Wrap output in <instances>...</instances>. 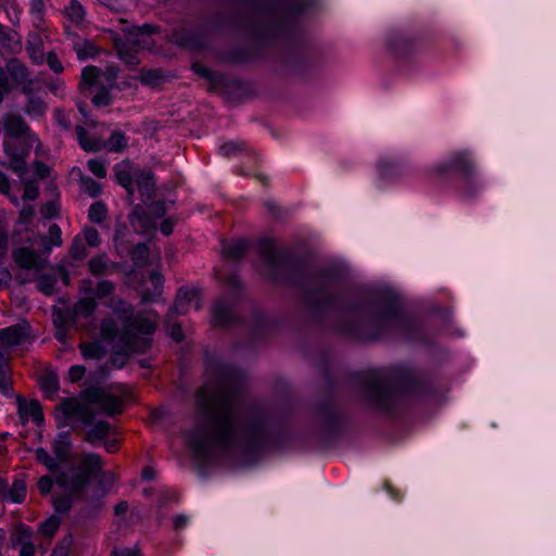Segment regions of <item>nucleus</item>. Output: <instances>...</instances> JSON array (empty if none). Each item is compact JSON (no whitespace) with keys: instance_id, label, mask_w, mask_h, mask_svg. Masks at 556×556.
<instances>
[{"instance_id":"1","label":"nucleus","mask_w":556,"mask_h":556,"mask_svg":"<svg viewBox=\"0 0 556 556\" xmlns=\"http://www.w3.org/2000/svg\"><path fill=\"white\" fill-rule=\"evenodd\" d=\"M197 407L201 419L186 433L195 456H204L213 446L256 443L265 433L263 419H242L238 392L224 378L210 380L199 390Z\"/></svg>"},{"instance_id":"2","label":"nucleus","mask_w":556,"mask_h":556,"mask_svg":"<svg viewBox=\"0 0 556 556\" xmlns=\"http://www.w3.org/2000/svg\"><path fill=\"white\" fill-rule=\"evenodd\" d=\"M115 283L102 279L93 285L91 279H84L79 285L80 299L73 307L75 317H90L96 312L98 303L108 299L105 306L117 317L106 316L99 326L102 341L114 343L115 356L113 365L122 367L131 353H144L151 346V334L159 324L155 312L134 315V307L118 295H113Z\"/></svg>"},{"instance_id":"3","label":"nucleus","mask_w":556,"mask_h":556,"mask_svg":"<svg viewBox=\"0 0 556 556\" xmlns=\"http://www.w3.org/2000/svg\"><path fill=\"white\" fill-rule=\"evenodd\" d=\"M56 410L62 415L63 422L76 420L85 426H89L85 434V441L92 445L104 442L114 433L112 425L108 421L101 420L92 425L94 419L93 410L75 397L63 399Z\"/></svg>"},{"instance_id":"4","label":"nucleus","mask_w":556,"mask_h":556,"mask_svg":"<svg viewBox=\"0 0 556 556\" xmlns=\"http://www.w3.org/2000/svg\"><path fill=\"white\" fill-rule=\"evenodd\" d=\"M102 465L103 460L98 454H85L79 466L56 472L55 483L72 494L79 493L87 485L90 476L97 473Z\"/></svg>"},{"instance_id":"5","label":"nucleus","mask_w":556,"mask_h":556,"mask_svg":"<svg viewBox=\"0 0 556 556\" xmlns=\"http://www.w3.org/2000/svg\"><path fill=\"white\" fill-rule=\"evenodd\" d=\"M366 394L372 405L387 408L394 397V390L386 370H375L367 377Z\"/></svg>"},{"instance_id":"6","label":"nucleus","mask_w":556,"mask_h":556,"mask_svg":"<svg viewBox=\"0 0 556 556\" xmlns=\"http://www.w3.org/2000/svg\"><path fill=\"white\" fill-rule=\"evenodd\" d=\"M434 172L440 176L456 173L464 179H470L476 174V166L468 151H458L453 152L445 160L438 163Z\"/></svg>"},{"instance_id":"7","label":"nucleus","mask_w":556,"mask_h":556,"mask_svg":"<svg viewBox=\"0 0 556 556\" xmlns=\"http://www.w3.org/2000/svg\"><path fill=\"white\" fill-rule=\"evenodd\" d=\"M30 338V326L26 321L0 329V355L8 357L11 349L25 343Z\"/></svg>"},{"instance_id":"8","label":"nucleus","mask_w":556,"mask_h":556,"mask_svg":"<svg viewBox=\"0 0 556 556\" xmlns=\"http://www.w3.org/2000/svg\"><path fill=\"white\" fill-rule=\"evenodd\" d=\"M84 396L88 403L97 405L108 415L121 413L123 409L122 400L114 394L108 393L101 388L87 389L84 391Z\"/></svg>"},{"instance_id":"9","label":"nucleus","mask_w":556,"mask_h":556,"mask_svg":"<svg viewBox=\"0 0 556 556\" xmlns=\"http://www.w3.org/2000/svg\"><path fill=\"white\" fill-rule=\"evenodd\" d=\"M17 413L23 425L33 420L40 425L43 421V414L38 401L31 400L27 402L21 395H16Z\"/></svg>"},{"instance_id":"10","label":"nucleus","mask_w":556,"mask_h":556,"mask_svg":"<svg viewBox=\"0 0 556 556\" xmlns=\"http://www.w3.org/2000/svg\"><path fill=\"white\" fill-rule=\"evenodd\" d=\"M191 306L197 311L200 309L199 292L195 289H180L173 306L174 313L184 315Z\"/></svg>"},{"instance_id":"11","label":"nucleus","mask_w":556,"mask_h":556,"mask_svg":"<svg viewBox=\"0 0 556 556\" xmlns=\"http://www.w3.org/2000/svg\"><path fill=\"white\" fill-rule=\"evenodd\" d=\"M115 248L119 256L130 254L136 266H143L149 260V248L143 243H139L130 249L122 239L116 238Z\"/></svg>"},{"instance_id":"12","label":"nucleus","mask_w":556,"mask_h":556,"mask_svg":"<svg viewBox=\"0 0 556 556\" xmlns=\"http://www.w3.org/2000/svg\"><path fill=\"white\" fill-rule=\"evenodd\" d=\"M153 29L154 28L149 24H144L141 27H134L127 36V43L135 48L136 51L150 49L153 46L151 38Z\"/></svg>"},{"instance_id":"13","label":"nucleus","mask_w":556,"mask_h":556,"mask_svg":"<svg viewBox=\"0 0 556 556\" xmlns=\"http://www.w3.org/2000/svg\"><path fill=\"white\" fill-rule=\"evenodd\" d=\"M16 264L26 269H40L45 265V261L40 255L30 248H18L13 252Z\"/></svg>"},{"instance_id":"14","label":"nucleus","mask_w":556,"mask_h":556,"mask_svg":"<svg viewBox=\"0 0 556 556\" xmlns=\"http://www.w3.org/2000/svg\"><path fill=\"white\" fill-rule=\"evenodd\" d=\"M62 243V231L56 224L50 225L48 237L38 236L31 241V245L41 249L45 254H49L53 247H61Z\"/></svg>"},{"instance_id":"15","label":"nucleus","mask_w":556,"mask_h":556,"mask_svg":"<svg viewBox=\"0 0 556 556\" xmlns=\"http://www.w3.org/2000/svg\"><path fill=\"white\" fill-rule=\"evenodd\" d=\"M26 52L36 65L45 62L43 40L39 33H29L26 40Z\"/></svg>"},{"instance_id":"16","label":"nucleus","mask_w":556,"mask_h":556,"mask_svg":"<svg viewBox=\"0 0 556 556\" xmlns=\"http://www.w3.org/2000/svg\"><path fill=\"white\" fill-rule=\"evenodd\" d=\"M88 268L94 276H106L116 270L117 264L111 261L106 254L102 253L89 260Z\"/></svg>"},{"instance_id":"17","label":"nucleus","mask_w":556,"mask_h":556,"mask_svg":"<svg viewBox=\"0 0 556 556\" xmlns=\"http://www.w3.org/2000/svg\"><path fill=\"white\" fill-rule=\"evenodd\" d=\"M3 151L10 160V167L14 172L23 174L25 170L24 151L15 147L11 140L3 141Z\"/></svg>"},{"instance_id":"18","label":"nucleus","mask_w":556,"mask_h":556,"mask_svg":"<svg viewBox=\"0 0 556 556\" xmlns=\"http://www.w3.org/2000/svg\"><path fill=\"white\" fill-rule=\"evenodd\" d=\"M72 441L68 431L59 433L52 442V452L64 464L71 454Z\"/></svg>"},{"instance_id":"19","label":"nucleus","mask_w":556,"mask_h":556,"mask_svg":"<svg viewBox=\"0 0 556 556\" xmlns=\"http://www.w3.org/2000/svg\"><path fill=\"white\" fill-rule=\"evenodd\" d=\"M34 541V532L30 527L20 523L14 527L10 534L9 545L12 548H21Z\"/></svg>"},{"instance_id":"20","label":"nucleus","mask_w":556,"mask_h":556,"mask_svg":"<svg viewBox=\"0 0 556 556\" xmlns=\"http://www.w3.org/2000/svg\"><path fill=\"white\" fill-rule=\"evenodd\" d=\"M3 125L7 136L11 138H20L29 132V128L23 118L16 115H8L3 121Z\"/></svg>"},{"instance_id":"21","label":"nucleus","mask_w":556,"mask_h":556,"mask_svg":"<svg viewBox=\"0 0 556 556\" xmlns=\"http://www.w3.org/2000/svg\"><path fill=\"white\" fill-rule=\"evenodd\" d=\"M114 174L117 182L131 195L135 192L131 167L127 162L117 163L114 166Z\"/></svg>"},{"instance_id":"22","label":"nucleus","mask_w":556,"mask_h":556,"mask_svg":"<svg viewBox=\"0 0 556 556\" xmlns=\"http://www.w3.org/2000/svg\"><path fill=\"white\" fill-rule=\"evenodd\" d=\"M233 317L232 307L224 301H218L212 309V320L215 326H225L231 323Z\"/></svg>"},{"instance_id":"23","label":"nucleus","mask_w":556,"mask_h":556,"mask_svg":"<svg viewBox=\"0 0 556 556\" xmlns=\"http://www.w3.org/2000/svg\"><path fill=\"white\" fill-rule=\"evenodd\" d=\"M248 250V242L245 240H236L223 244L222 254L226 261L240 260Z\"/></svg>"},{"instance_id":"24","label":"nucleus","mask_w":556,"mask_h":556,"mask_svg":"<svg viewBox=\"0 0 556 556\" xmlns=\"http://www.w3.org/2000/svg\"><path fill=\"white\" fill-rule=\"evenodd\" d=\"M79 350L85 359H100L106 354L105 346L98 340L79 344Z\"/></svg>"},{"instance_id":"25","label":"nucleus","mask_w":556,"mask_h":556,"mask_svg":"<svg viewBox=\"0 0 556 556\" xmlns=\"http://www.w3.org/2000/svg\"><path fill=\"white\" fill-rule=\"evenodd\" d=\"M136 185L142 197L150 199L154 192V176L150 172H141L136 177Z\"/></svg>"},{"instance_id":"26","label":"nucleus","mask_w":556,"mask_h":556,"mask_svg":"<svg viewBox=\"0 0 556 556\" xmlns=\"http://www.w3.org/2000/svg\"><path fill=\"white\" fill-rule=\"evenodd\" d=\"M26 496V483L21 478H15L7 493L5 502L22 503Z\"/></svg>"},{"instance_id":"27","label":"nucleus","mask_w":556,"mask_h":556,"mask_svg":"<svg viewBox=\"0 0 556 556\" xmlns=\"http://www.w3.org/2000/svg\"><path fill=\"white\" fill-rule=\"evenodd\" d=\"M128 146V139L122 131H113L103 148L110 152H121Z\"/></svg>"},{"instance_id":"28","label":"nucleus","mask_w":556,"mask_h":556,"mask_svg":"<svg viewBox=\"0 0 556 556\" xmlns=\"http://www.w3.org/2000/svg\"><path fill=\"white\" fill-rule=\"evenodd\" d=\"M35 455L36 459L51 472H56L62 465L61 460H59L55 455H50V453L43 447L36 448Z\"/></svg>"},{"instance_id":"29","label":"nucleus","mask_w":556,"mask_h":556,"mask_svg":"<svg viewBox=\"0 0 556 556\" xmlns=\"http://www.w3.org/2000/svg\"><path fill=\"white\" fill-rule=\"evenodd\" d=\"M8 73L16 84H22L28 80V68L17 60H13L8 65Z\"/></svg>"},{"instance_id":"30","label":"nucleus","mask_w":556,"mask_h":556,"mask_svg":"<svg viewBox=\"0 0 556 556\" xmlns=\"http://www.w3.org/2000/svg\"><path fill=\"white\" fill-rule=\"evenodd\" d=\"M100 71L96 66H86L81 72L79 87L81 89H88L98 84Z\"/></svg>"},{"instance_id":"31","label":"nucleus","mask_w":556,"mask_h":556,"mask_svg":"<svg viewBox=\"0 0 556 556\" xmlns=\"http://www.w3.org/2000/svg\"><path fill=\"white\" fill-rule=\"evenodd\" d=\"M150 282L153 287V293L144 292L142 294V301L143 302H151L155 300V296L160 295L162 293L164 278L159 273H152L150 275Z\"/></svg>"},{"instance_id":"32","label":"nucleus","mask_w":556,"mask_h":556,"mask_svg":"<svg viewBox=\"0 0 556 556\" xmlns=\"http://www.w3.org/2000/svg\"><path fill=\"white\" fill-rule=\"evenodd\" d=\"M65 15L71 22L80 24L85 18V10L77 0H72L65 8Z\"/></svg>"},{"instance_id":"33","label":"nucleus","mask_w":556,"mask_h":556,"mask_svg":"<svg viewBox=\"0 0 556 556\" xmlns=\"http://www.w3.org/2000/svg\"><path fill=\"white\" fill-rule=\"evenodd\" d=\"M70 255L73 260H76V261H83L87 257L88 251L86 248V243L83 241V238L80 235H76L73 238L71 249H70Z\"/></svg>"},{"instance_id":"34","label":"nucleus","mask_w":556,"mask_h":556,"mask_svg":"<svg viewBox=\"0 0 556 556\" xmlns=\"http://www.w3.org/2000/svg\"><path fill=\"white\" fill-rule=\"evenodd\" d=\"M40 387L47 396H53L59 390V379L55 374H47L39 380Z\"/></svg>"},{"instance_id":"35","label":"nucleus","mask_w":556,"mask_h":556,"mask_svg":"<svg viewBox=\"0 0 556 556\" xmlns=\"http://www.w3.org/2000/svg\"><path fill=\"white\" fill-rule=\"evenodd\" d=\"M61 525V519L58 516H51L41 522L38 532L46 538H51L55 534Z\"/></svg>"},{"instance_id":"36","label":"nucleus","mask_w":556,"mask_h":556,"mask_svg":"<svg viewBox=\"0 0 556 556\" xmlns=\"http://www.w3.org/2000/svg\"><path fill=\"white\" fill-rule=\"evenodd\" d=\"M58 278L54 275H42L37 280V288L40 292L49 295L54 292Z\"/></svg>"},{"instance_id":"37","label":"nucleus","mask_w":556,"mask_h":556,"mask_svg":"<svg viewBox=\"0 0 556 556\" xmlns=\"http://www.w3.org/2000/svg\"><path fill=\"white\" fill-rule=\"evenodd\" d=\"M76 135L81 148L86 151H98L101 144L97 141H90L86 129L81 126L76 127Z\"/></svg>"},{"instance_id":"38","label":"nucleus","mask_w":556,"mask_h":556,"mask_svg":"<svg viewBox=\"0 0 556 556\" xmlns=\"http://www.w3.org/2000/svg\"><path fill=\"white\" fill-rule=\"evenodd\" d=\"M79 184L80 189L91 198L98 197L102 191L101 185L90 177H81Z\"/></svg>"},{"instance_id":"39","label":"nucleus","mask_w":556,"mask_h":556,"mask_svg":"<svg viewBox=\"0 0 556 556\" xmlns=\"http://www.w3.org/2000/svg\"><path fill=\"white\" fill-rule=\"evenodd\" d=\"M106 213L108 210L105 204L102 202H96L91 204L88 216L92 223H102L106 218Z\"/></svg>"},{"instance_id":"40","label":"nucleus","mask_w":556,"mask_h":556,"mask_svg":"<svg viewBox=\"0 0 556 556\" xmlns=\"http://www.w3.org/2000/svg\"><path fill=\"white\" fill-rule=\"evenodd\" d=\"M79 235L81 236L83 241L91 248H98L101 244L100 235L94 228L86 227Z\"/></svg>"},{"instance_id":"41","label":"nucleus","mask_w":556,"mask_h":556,"mask_svg":"<svg viewBox=\"0 0 556 556\" xmlns=\"http://www.w3.org/2000/svg\"><path fill=\"white\" fill-rule=\"evenodd\" d=\"M134 49L127 42L125 45L118 46V55L119 58L130 66H134L139 63L137 54L131 51Z\"/></svg>"},{"instance_id":"42","label":"nucleus","mask_w":556,"mask_h":556,"mask_svg":"<svg viewBox=\"0 0 556 556\" xmlns=\"http://www.w3.org/2000/svg\"><path fill=\"white\" fill-rule=\"evenodd\" d=\"M72 496L68 494L54 497L53 507L58 514H66L72 507Z\"/></svg>"},{"instance_id":"43","label":"nucleus","mask_w":556,"mask_h":556,"mask_svg":"<svg viewBox=\"0 0 556 556\" xmlns=\"http://www.w3.org/2000/svg\"><path fill=\"white\" fill-rule=\"evenodd\" d=\"M45 1L43 0H31V3H30V13L34 15L35 17V26L37 28L40 27V24L42 23L43 21V12H45Z\"/></svg>"},{"instance_id":"44","label":"nucleus","mask_w":556,"mask_h":556,"mask_svg":"<svg viewBox=\"0 0 556 556\" xmlns=\"http://www.w3.org/2000/svg\"><path fill=\"white\" fill-rule=\"evenodd\" d=\"M192 70L198 76L207 79L212 84H216L218 81L217 74L210 71L207 67L200 63H194L192 65Z\"/></svg>"},{"instance_id":"45","label":"nucleus","mask_w":556,"mask_h":556,"mask_svg":"<svg viewBox=\"0 0 556 556\" xmlns=\"http://www.w3.org/2000/svg\"><path fill=\"white\" fill-rule=\"evenodd\" d=\"M46 109V103L40 98L35 97H30L26 105V111L36 115L42 114Z\"/></svg>"},{"instance_id":"46","label":"nucleus","mask_w":556,"mask_h":556,"mask_svg":"<svg viewBox=\"0 0 556 556\" xmlns=\"http://www.w3.org/2000/svg\"><path fill=\"white\" fill-rule=\"evenodd\" d=\"M89 170L99 178L106 176V168L103 161L99 159H91L87 163Z\"/></svg>"},{"instance_id":"47","label":"nucleus","mask_w":556,"mask_h":556,"mask_svg":"<svg viewBox=\"0 0 556 556\" xmlns=\"http://www.w3.org/2000/svg\"><path fill=\"white\" fill-rule=\"evenodd\" d=\"M241 150H243V143L237 141H229L219 147V152L224 156L236 155Z\"/></svg>"},{"instance_id":"48","label":"nucleus","mask_w":556,"mask_h":556,"mask_svg":"<svg viewBox=\"0 0 556 556\" xmlns=\"http://www.w3.org/2000/svg\"><path fill=\"white\" fill-rule=\"evenodd\" d=\"M96 106H106L111 103L112 97L108 89L101 88L91 99Z\"/></svg>"},{"instance_id":"49","label":"nucleus","mask_w":556,"mask_h":556,"mask_svg":"<svg viewBox=\"0 0 556 556\" xmlns=\"http://www.w3.org/2000/svg\"><path fill=\"white\" fill-rule=\"evenodd\" d=\"M46 60L49 68L52 72H54L55 74H61L63 72V64L54 51H49L47 53Z\"/></svg>"},{"instance_id":"50","label":"nucleus","mask_w":556,"mask_h":556,"mask_svg":"<svg viewBox=\"0 0 556 556\" xmlns=\"http://www.w3.org/2000/svg\"><path fill=\"white\" fill-rule=\"evenodd\" d=\"M274 247H275V243L271 240H267V241L263 242L264 257H265L266 262L271 266L276 265V263L278 261L277 255L274 253Z\"/></svg>"},{"instance_id":"51","label":"nucleus","mask_w":556,"mask_h":556,"mask_svg":"<svg viewBox=\"0 0 556 556\" xmlns=\"http://www.w3.org/2000/svg\"><path fill=\"white\" fill-rule=\"evenodd\" d=\"M317 283L320 287V289L318 291V299L320 301H325V302L330 301V294H329L330 279L327 277H319V278H317Z\"/></svg>"},{"instance_id":"52","label":"nucleus","mask_w":556,"mask_h":556,"mask_svg":"<svg viewBox=\"0 0 556 556\" xmlns=\"http://www.w3.org/2000/svg\"><path fill=\"white\" fill-rule=\"evenodd\" d=\"M39 194V187L34 181H27L24 186V193L23 199L24 200H35Z\"/></svg>"},{"instance_id":"53","label":"nucleus","mask_w":556,"mask_h":556,"mask_svg":"<svg viewBox=\"0 0 556 556\" xmlns=\"http://www.w3.org/2000/svg\"><path fill=\"white\" fill-rule=\"evenodd\" d=\"M86 369L83 365H73L68 369V380L77 382L85 376Z\"/></svg>"},{"instance_id":"54","label":"nucleus","mask_w":556,"mask_h":556,"mask_svg":"<svg viewBox=\"0 0 556 556\" xmlns=\"http://www.w3.org/2000/svg\"><path fill=\"white\" fill-rule=\"evenodd\" d=\"M396 314H397V309H396V306L395 305H391L390 307H388L381 315L377 316L375 318V323H378V324H386L388 323L389 320L393 319L396 317Z\"/></svg>"},{"instance_id":"55","label":"nucleus","mask_w":556,"mask_h":556,"mask_svg":"<svg viewBox=\"0 0 556 556\" xmlns=\"http://www.w3.org/2000/svg\"><path fill=\"white\" fill-rule=\"evenodd\" d=\"M53 480L50 476H42L38 481V489L41 494H48L52 490Z\"/></svg>"},{"instance_id":"56","label":"nucleus","mask_w":556,"mask_h":556,"mask_svg":"<svg viewBox=\"0 0 556 556\" xmlns=\"http://www.w3.org/2000/svg\"><path fill=\"white\" fill-rule=\"evenodd\" d=\"M168 333L176 342L184 340V332L179 324H169Z\"/></svg>"},{"instance_id":"57","label":"nucleus","mask_w":556,"mask_h":556,"mask_svg":"<svg viewBox=\"0 0 556 556\" xmlns=\"http://www.w3.org/2000/svg\"><path fill=\"white\" fill-rule=\"evenodd\" d=\"M35 212L31 205H25L20 212V220L23 224H28L33 218Z\"/></svg>"},{"instance_id":"58","label":"nucleus","mask_w":556,"mask_h":556,"mask_svg":"<svg viewBox=\"0 0 556 556\" xmlns=\"http://www.w3.org/2000/svg\"><path fill=\"white\" fill-rule=\"evenodd\" d=\"M113 556H140L139 549L135 547H124L119 549H115L113 552Z\"/></svg>"},{"instance_id":"59","label":"nucleus","mask_w":556,"mask_h":556,"mask_svg":"<svg viewBox=\"0 0 556 556\" xmlns=\"http://www.w3.org/2000/svg\"><path fill=\"white\" fill-rule=\"evenodd\" d=\"M86 48H91V46L87 42H76L74 45V50L76 51L78 59L84 60L88 56Z\"/></svg>"},{"instance_id":"60","label":"nucleus","mask_w":556,"mask_h":556,"mask_svg":"<svg viewBox=\"0 0 556 556\" xmlns=\"http://www.w3.org/2000/svg\"><path fill=\"white\" fill-rule=\"evenodd\" d=\"M59 207L55 202H49L42 208V214L47 218H51L58 214Z\"/></svg>"},{"instance_id":"61","label":"nucleus","mask_w":556,"mask_h":556,"mask_svg":"<svg viewBox=\"0 0 556 556\" xmlns=\"http://www.w3.org/2000/svg\"><path fill=\"white\" fill-rule=\"evenodd\" d=\"M48 89L54 93L55 96H63L64 92V84L61 80H56L48 84Z\"/></svg>"},{"instance_id":"62","label":"nucleus","mask_w":556,"mask_h":556,"mask_svg":"<svg viewBox=\"0 0 556 556\" xmlns=\"http://www.w3.org/2000/svg\"><path fill=\"white\" fill-rule=\"evenodd\" d=\"M49 166L41 162L35 163V173L39 178H45L49 175Z\"/></svg>"},{"instance_id":"63","label":"nucleus","mask_w":556,"mask_h":556,"mask_svg":"<svg viewBox=\"0 0 556 556\" xmlns=\"http://www.w3.org/2000/svg\"><path fill=\"white\" fill-rule=\"evenodd\" d=\"M35 542L31 541L29 544L22 546L18 548L20 556H35Z\"/></svg>"},{"instance_id":"64","label":"nucleus","mask_w":556,"mask_h":556,"mask_svg":"<svg viewBox=\"0 0 556 556\" xmlns=\"http://www.w3.org/2000/svg\"><path fill=\"white\" fill-rule=\"evenodd\" d=\"M104 447L109 453H115L118 450V440L108 438L104 442Z\"/></svg>"}]
</instances>
